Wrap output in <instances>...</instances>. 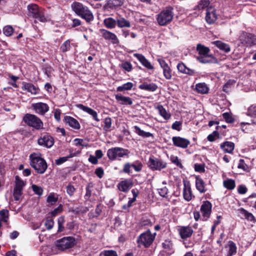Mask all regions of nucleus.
Masks as SVG:
<instances>
[{
	"label": "nucleus",
	"mask_w": 256,
	"mask_h": 256,
	"mask_svg": "<svg viewBox=\"0 0 256 256\" xmlns=\"http://www.w3.org/2000/svg\"><path fill=\"white\" fill-rule=\"evenodd\" d=\"M158 193L160 196L166 197L168 193V189L166 186L158 189Z\"/></svg>",
	"instance_id": "nucleus-60"
},
{
	"label": "nucleus",
	"mask_w": 256,
	"mask_h": 256,
	"mask_svg": "<svg viewBox=\"0 0 256 256\" xmlns=\"http://www.w3.org/2000/svg\"><path fill=\"white\" fill-rule=\"evenodd\" d=\"M101 36L106 40L111 42L112 44H118L120 42L117 36L114 34L104 29L100 30Z\"/></svg>",
	"instance_id": "nucleus-13"
},
{
	"label": "nucleus",
	"mask_w": 256,
	"mask_h": 256,
	"mask_svg": "<svg viewBox=\"0 0 256 256\" xmlns=\"http://www.w3.org/2000/svg\"><path fill=\"white\" fill-rule=\"evenodd\" d=\"M72 8L75 13L85 20L86 22H90L94 19V16L92 12L88 7L84 6L78 2H74L72 4Z\"/></svg>",
	"instance_id": "nucleus-2"
},
{
	"label": "nucleus",
	"mask_w": 256,
	"mask_h": 256,
	"mask_svg": "<svg viewBox=\"0 0 256 256\" xmlns=\"http://www.w3.org/2000/svg\"><path fill=\"white\" fill-rule=\"evenodd\" d=\"M44 225L47 230H51L54 225V222L52 220H47L44 224Z\"/></svg>",
	"instance_id": "nucleus-62"
},
{
	"label": "nucleus",
	"mask_w": 256,
	"mask_h": 256,
	"mask_svg": "<svg viewBox=\"0 0 256 256\" xmlns=\"http://www.w3.org/2000/svg\"><path fill=\"white\" fill-rule=\"evenodd\" d=\"M76 107L83 111L87 112L89 114L91 115L92 118L96 120V122H99L100 120L98 118V114L96 111L94 110L93 109L84 106L82 104H78L76 105Z\"/></svg>",
	"instance_id": "nucleus-19"
},
{
	"label": "nucleus",
	"mask_w": 256,
	"mask_h": 256,
	"mask_svg": "<svg viewBox=\"0 0 256 256\" xmlns=\"http://www.w3.org/2000/svg\"><path fill=\"white\" fill-rule=\"evenodd\" d=\"M100 256H118V254L114 250H105L100 253Z\"/></svg>",
	"instance_id": "nucleus-47"
},
{
	"label": "nucleus",
	"mask_w": 256,
	"mask_h": 256,
	"mask_svg": "<svg viewBox=\"0 0 256 256\" xmlns=\"http://www.w3.org/2000/svg\"><path fill=\"white\" fill-rule=\"evenodd\" d=\"M196 59L200 63L208 64V63H216L217 60L213 56L212 54H206L202 56H198Z\"/></svg>",
	"instance_id": "nucleus-23"
},
{
	"label": "nucleus",
	"mask_w": 256,
	"mask_h": 256,
	"mask_svg": "<svg viewBox=\"0 0 256 256\" xmlns=\"http://www.w3.org/2000/svg\"><path fill=\"white\" fill-rule=\"evenodd\" d=\"M174 16L173 8L168 7L156 15V20L160 26H166L172 21Z\"/></svg>",
	"instance_id": "nucleus-3"
},
{
	"label": "nucleus",
	"mask_w": 256,
	"mask_h": 256,
	"mask_svg": "<svg viewBox=\"0 0 256 256\" xmlns=\"http://www.w3.org/2000/svg\"><path fill=\"white\" fill-rule=\"evenodd\" d=\"M240 216L242 218L246 219L248 220L253 222L254 220V216L252 213L249 212L244 208H240L238 210Z\"/></svg>",
	"instance_id": "nucleus-26"
},
{
	"label": "nucleus",
	"mask_w": 256,
	"mask_h": 256,
	"mask_svg": "<svg viewBox=\"0 0 256 256\" xmlns=\"http://www.w3.org/2000/svg\"><path fill=\"white\" fill-rule=\"evenodd\" d=\"M23 121L27 125L36 130H39L44 128L42 122L39 118L34 114H26L23 118Z\"/></svg>",
	"instance_id": "nucleus-6"
},
{
	"label": "nucleus",
	"mask_w": 256,
	"mask_h": 256,
	"mask_svg": "<svg viewBox=\"0 0 256 256\" xmlns=\"http://www.w3.org/2000/svg\"><path fill=\"white\" fill-rule=\"evenodd\" d=\"M123 4L122 0H108L104 6V8L108 10H114Z\"/></svg>",
	"instance_id": "nucleus-21"
},
{
	"label": "nucleus",
	"mask_w": 256,
	"mask_h": 256,
	"mask_svg": "<svg viewBox=\"0 0 256 256\" xmlns=\"http://www.w3.org/2000/svg\"><path fill=\"white\" fill-rule=\"evenodd\" d=\"M210 4L209 0H201L196 6V8L200 10L208 6Z\"/></svg>",
	"instance_id": "nucleus-45"
},
{
	"label": "nucleus",
	"mask_w": 256,
	"mask_h": 256,
	"mask_svg": "<svg viewBox=\"0 0 256 256\" xmlns=\"http://www.w3.org/2000/svg\"><path fill=\"white\" fill-rule=\"evenodd\" d=\"M154 236L148 230L142 234L137 240V242L140 246H144L148 247L152 242Z\"/></svg>",
	"instance_id": "nucleus-8"
},
{
	"label": "nucleus",
	"mask_w": 256,
	"mask_h": 256,
	"mask_svg": "<svg viewBox=\"0 0 256 256\" xmlns=\"http://www.w3.org/2000/svg\"><path fill=\"white\" fill-rule=\"evenodd\" d=\"M223 118L226 121L229 123H232L234 122V120L228 112H224L222 114Z\"/></svg>",
	"instance_id": "nucleus-63"
},
{
	"label": "nucleus",
	"mask_w": 256,
	"mask_h": 256,
	"mask_svg": "<svg viewBox=\"0 0 256 256\" xmlns=\"http://www.w3.org/2000/svg\"><path fill=\"white\" fill-rule=\"evenodd\" d=\"M170 160L172 162L176 164V166L180 167L181 168H183V166L181 164L180 162V161L178 156H171Z\"/></svg>",
	"instance_id": "nucleus-50"
},
{
	"label": "nucleus",
	"mask_w": 256,
	"mask_h": 256,
	"mask_svg": "<svg viewBox=\"0 0 256 256\" xmlns=\"http://www.w3.org/2000/svg\"><path fill=\"white\" fill-rule=\"evenodd\" d=\"M156 109L158 110L159 114L165 120H167L170 118L171 116L170 113L168 112L162 106L158 105L156 106Z\"/></svg>",
	"instance_id": "nucleus-35"
},
{
	"label": "nucleus",
	"mask_w": 256,
	"mask_h": 256,
	"mask_svg": "<svg viewBox=\"0 0 256 256\" xmlns=\"http://www.w3.org/2000/svg\"><path fill=\"white\" fill-rule=\"evenodd\" d=\"M242 43L246 46H252L256 45V36L254 34L243 32L240 36Z\"/></svg>",
	"instance_id": "nucleus-10"
},
{
	"label": "nucleus",
	"mask_w": 256,
	"mask_h": 256,
	"mask_svg": "<svg viewBox=\"0 0 256 256\" xmlns=\"http://www.w3.org/2000/svg\"><path fill=\"white\" fill-rule=\"evenodd\" d=\"M16 186L14 188L22 190L24 186V182L21 180L18 176L16 177Z\"/></svg>",
	"instance_id": "nucleus-53"
},
{
	"label": "nucleus",
	"mask_w": 256,
	"mask_h": 256,
	"mask_svg": "<svg viewBox=\"0 0 256 256\" xmlns=\"http://www.w3.org/2000/svg\"><path fill=\"white\" fill-rule=\"evenodd\" d=\"M70 48V42L68 40L65 41L60 46V49L63 52L69 50Z\"/></svg>",
	"instance_id": "nucleus-48"
},
{
	"label": "nucleus",
	"mask_w": 256,
	"mask_h": 256,
	"mask_svg": "<svg viewBox=\"0 0 256 256\" xmlns=\"http://www.w3.org/2000/svg\"><path fill=\"white\" fill-rule=\"evenodd\" d=\"M227 247L228 248V256H232L236 253V246L232 241L228 242Z\"/></svg>",
	"instance_id": "nucleus-38"
},
{
	"label": "nucleus",
	"mask_w": 256,
	"mask_h": 256,
	"mask_svg": "<svg viewBox=\"0 0 256 256\" xmlns=\"http://www.w3.org/2000/svg\"><path fill=\"white\" fill-rule=\"evenodd\" d=\"M92 184H88L86 187V194L84 196L86 200H88L92 194Z\"/></svg>",
	"instance_id": "nucleus-56"
},
{
	"label": "nucleus",
	"mask_w": 256,
	"mask_h": 256,
	"mask_svg": "<svg viewBox=\"0 0 256 256\" xmlns=\"http://www.w3.org/2000/svg\"><path fill=\"white\" fill-rule=\"evenodd\" d=\"M32 108L36 113L40 115L44 114L49 110L48 106L46 104L43 102L33 104Z\"/></svg>",
	"instance_id": "nucleus-15"
},
{
	"label": "nucleus",
	"mask_w": 256,
	"mask_h": 256,
	"mask_svg": "<svg viewBox=\"0 0 256 256\" xmlns=\"http://www.w3.org/2000/svg\"><path fill=\"white\" fill-rule=\"evenodd\" d=\"M1 222H7L8 220V211L6 210H2L0 211Z\"/></svg>",
	"instance_id": "nucleus-46"
},
{
	"label": "nucleus",
	"mask_w": 256,
	"mask_h": 256,
	"mask_svg": "<svg viewBox=\"0 0 256 256\" xmlns=\"http://www.w3.org/2000/svg\"><path fill=\"white\" fill-rule=\"evenodd\" d=\"M134 84L132 82H128L124 84L122 86H118L116 90L118 92L130 90L132 88Z\"/></svg>",
	"instance_id": "nucleus-41"
},
{
	"label": "nucleus",
	"mask_w": 256,
	"mask_h": 256,
	"mask_svg": "<svg viewBox=\"0 0 256 256\" xmlns=\"http://www.w3.org/2000/svg\"><path fill=\"white\" fill-rule=\"evenodd\" d=\"M104 24L108 28H114L116 26V20H114L112 17H108L104 20Z\"/></svg>",
	"instance_id": "nucleus-31"
},
{
	"label": "nucleus",
	"mask_w": 256,
	"mask_h": 256,
	"mask_svg": "<svg viewBox=\"0 0 256 256\" xmlns=\"http://www.w3.org/2000/svg\"><path fill=\"white\" fill-rule=\"evenodd\" d=\"M238 168L244 170H246L248 168V166L245 164L244 160L242 159H240L239 160V163L238 164Z\"/></svg>",
	"instance_id": "nucleus-64"
},
{
	"label": "nucleus",
	"mask_w": 256,
	"mask_h": 256,
	"mask_svg": "<svg viewBox=\"0 0 256 256\" xmlns=\"http://www.w3.org/2000/svg\"><path fill=\"white\" fill-rule=\"evenodd\" d=\"M142 167V164L141 162L139 161H136L132 164V168H134L136 172H139L141 171Z\"/></svg>",
	"instance_id": "nucleus-54"
},
{
	"label": "nucleus",
	"mask_w": 256,
	"mask_h": 256,
	"mask_svg": "<svg viewBox=\"0 0 256 256\" xmlns=\"http://www.w3.org/2000/svg\"><path fill=\"white\" fill-rule=\"evenodd\" d=\"M76 191V188L71 184L66 186V192L70 196H72Z\"/></svg>",
	"instance_id": "nucleus-57"
},
{
	"label": "nucleus",
	"mask_w": 256,
	"mask_h": 256,
	"mask_svg": "<svg viewBox=\"0 0 256 256\" xmlns=\"http://www.w3.org/2000/svg\"><path fill=\"white\" fill-rule=\"evenodd\" d=\"M58 200V196H56L54 193H50L47 198L46 202L52 205L56 203Z\"/></svg>",
	"instance_id": "nucleus-44"
},
{
	"label": "nucleus",
	"mask_w": 256,
	"mask_h": 256,
	"mask_svg": "<svg viewBox=\"0 0 256 256\" xmlns=\"http://www.w3.org/2000/svg\"><path fill=\"white\" fill-rule=\"evenodd\" d=\"M135 132L138 136H142L143 138H148L152 136L153 137V134L149 132H146L141 130L140 127L138 126H135L134 127Z\"/></svg>",
	"instance_id": "nucleus-37"
},
{
	"label": "nucleus",
	"mask_w": 256,
	"mask_h": 256,
	"mask_svg": "<svg viewBox=\"0 0 256 256\" xmlns=\"http://www.w3.org/2000/svg\"><path fill=\"white\" fill-rule=\"evenodd\" d=\"M42 70L48 77H50V74L52 71V68L50 65L48 64H44L43 66Z\"/></svg>",
	"instance_id": "nucleus-52"
},
{
	"label": "nucleus",
	"mask_w": 256,
	"mask_h": 256,
	"mask_svg": "<svg viewBox=\"0 0 256 256\" xmlns=\"http://www.w3.org/2000/svg\"><path fill=\"white\" fill-rule=\"evenodd\" d=\"M22 89L30 92L32 94H36L38 93V89L31 83L24 82L22 84Z\"/></svg>",
	"instance_id": "nucleus-30"
},
{
	"label": "nucleus",
	"mask_w": 256,
	"mask_h": 256,
	"mask_svg": "<svg viewBox=\"0 0 256 256\" xmlns=\"http://www.w3.org/2000/svg\"><path fill=\"white\" fill-rule=\"evenodd\" d=\"M171 70L169 66L163 69V74L165 78L170 80L172 78Z\"/></svg>",
	"instance_id": "nucleus-55"
},
{
	"label": "nucleus",
	"mask_w": 256,
	"mask_h": 256,
	"mask_svg": "<svg viewBox=\"0 0 256 256\" xmlns=\"http://www.w3.org/2000/svg\"><path fill=\"white\" fill-rule=\"evenodd\" d=\"M220 148L225 152L230 154L234 150V144L231 142H225L220 144Z\"/></svg>",
	"instance_id": "nucleus-28"
},
{
	"label": "nucleus",
	"mask_w": 256,
	"mask_h": 256,
	"mask_svg": "<svg viewBox=\"0 0 256 256\" xmlns=\"http://www.w3.org/2000/svg\"><path fill=\"white\" fill-rule=\"evenodd\" d=\"M134 56L148 70H152L154 66L142 54H134Z\"/></svg>",
	"instance_id": "nucleus-22"
},
{
	"label": "nucleus",
	"mask_w": 256,
	"mask_h": 256,
	"mask_svg": "<svg viewBox=\"0 0 256 256\" xmlns=\"http://www.w3.org/2000/svg\"><path fill=\"white\" fill-rule=\"evenodd\" d=\"M196 189L200 192L204 193L206 192L204 182L203 180L198 176L196 177Z\"/></svg>",
	"instance_id": "nucleus-32"
},
{
	"label": "nucleus",
	"mask_w": 256,
	"mask_h": 256,
	"mask_svg": "<svg viewBox=\"0 0 256 256\" xmlns=\"http://www.w3.org/2000/svg\"><path fill=\"white\" fill-rule=\"evenodd\" d=\"M130 153V152L128 149L114 147L108 150L107 156L109 160H120L124 156L128 157Z\"/></svg>",
	"instance_id": "nucleus-4"
},
{
	"label": "nucleus",
	"mask_w": 256,
	"mask_h": 256,
	"mask_svg": "<svg viewBox=\"0 0 256 256\" xmlns=\"http://www.w3.org/2000/svg\"><path fill=\"white\" fill-rule=\"evenodd\" d=\"M212 208V204L209 201L206 200L203 202L200 207V212L204 220H206L210 217Z\"/></svg>",
	"instance_id": "nucleus-12"
},
{
	"label": "nucleus",
	"mask_w": 256,
	"mask_h": 256,
	"mask_svg": "<svg viewBox=\"0 0 256 256\" xmlns=\"http://www.w3.org/2000/svg\"><path fill=\"white\" fill-rule=\"evenodd\" d=\"M115 98L121 104L132 105V100L130 97L124 96L122 94H116Z\"/></svg>",
	"instance_id": "nucleus-25"
},
{
	"label": "nucleus",
	"mask_w": 256,
	"mask_h": 256,
	"mask_svg": "<svg viewBox=\"0 0 256 256\" xmlns=\"http://www.w3.org/2000/svg\"><path fill=\"white\" fill-rule=\"evenodd\" d=\"M132 168V164L129 162L125 164L123 168V172L126 174H130L131 172V168Z\"/></svg>",
	"instance_id": "nucleus-61"
},
{
	"label": "nucleus",
	"mask_w": 256,
	"mask_h": 256,
	"mask_svg": "<svg viewBox=\"0 0 256 256\" xmlns=\"http://www.w3.org/2000/svg\"><path fill=\"white\" fill-rule=\"evenodd\" d=\"M172 140L174 146L182 148H186L190 144L188 140L180 136H173Z\"/></svg>",
	"instance_id": "nucleus-14"
},
{
	"label": "nucleus",
	"mask_w": 256,
	"mask_h": 256,
	"mask_svg": "<svg viewBox=\"0 0 256 256\" xmlns=\"http://www.w3.org/2000/svg\"><path fill=\"white\" fill-rule=\"evenodd\" d=\"M38 143L41 146L50 148L54 144V139L48 134H41L40 137L38 140Z\"/></svg>",
	"instance_id": "nucleus-11"
},
{
	"label": "nucleus",
	"mask_w": 256,
	"mask_h": 256,
	"mask_svg": "<svg viewBox=\"0 0 256 256\" xmlns=\"http://www.w3.org/2000/svg\"><path fill=\"white\" fill-rule=\"evenodd\" d=\"M116 24L119 28H130V24L129 21L126 20L124 18H120L116 20Z\"/></svg>",
	"instance_id": "nucleus-39"
},
{
	"label": "nucleus",
	"mask_w": 256,
	"mask_h": 256,
	"mask_svg": "<svg viewBox=\"0 0 256 256\" xmlns=\"http://www.w3.org/2000/svg\"><path fill=\"white\" fill-rule=\"evenodd\" d=\"M224 186L229 190H234L236 186L235 181L232 179H227L223 182Z\"/></svg>",
	"instance_id": "nucleus-40"
},
{
	"label": "nucleus",
	"mask_w": 256,
	"mask_h": 256,
	"mask_svg": "<svg viewBox=\"0 0 256 256\" xmlns=\"http://www.w3.org/2000/svg\"><path fill=\"white\" fill-rule=\"evenodd\" d=\"M212 44L215 45L220 50L224 51L225 52H228L230 51V46L220 40H216L212 42Z\"/></svg>",
	"instance_id": "nucleus-29"
},
{
	"label": "nucleus",
	"mask_w": 256,
	"mask_h": 256,
	"mask_svg": "<svg viewBox=\"0 0 256 256\" xmlns=\"http://www.w3.org/2000/svg\"><path fill=\"white\" fill-rule=\"evenodd\" d=\"M30 164L38 173L44 174L47 169L48 166L46 160L42 158L39 153H32L30 156Z\"/></svg>",
	"instance_id": "nucleus-1"
},
{
	"label": "nucleus",
	"mask_w": 256,
	"mask_h": 256,
	"mask_svg": "<svg viewBox=\"0 0 256 256\" xmlns=\"http://www.w3.org/2000/svg\"><path fill=\"white\" fill-rule=\"evenodd\" d=\"M64 120L66 124H68L69 126L76 130H79L80 128V124L78 122L75 118L70 116H66L64 118Z\"/></svg>",
	"instance_id": "nucleus-24"
},
{
	"label": "nucleus",
	"mask_w": 256,
	"mask_h": 256,
	"mask_svg": "<svg viewBox=\"0 0 256 256\" xmlns=\"http://www.w3.org/2000/svg\"><path fill=\"white\" fill-rule=\"evenodd\" d=\"M22 189L14 188V196L16 200H18L20 199L21 196L22 194Z\"/></svg>",
	"instance_id": "nucleus-49"
},
{
	"label": "nucleus",
	"mask_w": 256,
	"mask_h": 256,
	"mask_svg": "<svg viewBox=\"0 0 256 256\" xmlns=\"http://www.w3.org/2000/svg\"><path fill=\"white\" fill-rule=\"evenodd\" d=\"M218 18L216 10L212 7L208 8L206 10V20L210 24H213L216 20Z\"/></svg>",
	"instance_id": "nucleus-17"
},
{
	"label": "nucleus",
	"mask_w": 256,
	"mask_h": 256,
	"mask_svg": "<svg viewBox=\"0 0 256 256\" xmlns=\"http://www.w3.org/2000/svg\"><path fill=\"white\" fill-rule=\"evenodd\" d=\"M132 186V183L130 182L125 180L121 182L118 184V187L120 190L126 192Z\"/></svg>",
	"instance_id": "nucleus-34"
},
{
	"label": "nucleus",
	"mask_w": 256,
	"mask_h": 256,
	"mask_svg": "<svg viewBox=\"0 0 256 256\" xmlns=\"http://www.w3.org/2000/svg\"><path fill=\"white\" fill-rule=\"evenodd\" d=\"M138 88L140 90H143L150 92H154L157 89L158 86L155 84L148 83L145 82L140 84Z\"/></svg>",
	"instance_id": "nucleus-27"
},
{
	"label": "nucleus",
	"mask_w": 256,
	"mask_h": 256,
	"mask_svg": "<svg viewBox=\"0 0 256 256\" xmlns=\"http://www.w3.org/2000/svg\"><path fill=\"white\" fill-rule=\"evenodd\" d=\"M176 67L178 72L181 73L186 74L189 76H194L196 74V72L194 70L190 69L186 67V66L182 62L178 63Z\"/></svg>",
	"instance_id": "nucleus-20"
},
{
	"label": "nucleus",
	"mask_w": 256,
	"mask_h": 256,
	"mask_svg": "<svg viewBox=\"0 0 256 256\" xmlns=\"http://www.w3.org/2000/svg\"><path fill=\"white\" fill-rule=\"evenodd\" d=\"M122 68L125 70H126L128 72L131 71L132 69V64L128 62H125L122 64Z\"/></svg>",
	"instance_id": "nucleus-59"
},
{
	"label": "nucleus",
	"mask_w": 256,
	"mask_h": 256,
	"mask_svg": "<svg viewBox=\"0 0 256 256\" xmlns=\"http://www.w3.org/2000/svg\"><path fill=\"white\" fill-rule=\"evenodd\" d=\"M112 119L110 117L106 118L104 121V130L106 132H109L110 130V128L112 126Z\"/></svg>",
	"instance_id": "nucleus-42"
},
{
	"label": "nucleus",
	"mask_w": 256,
	"mask_h": 256,
	"mask_svg": "<svg viewBox=\"0 0 256 256\" xmlns=\"http://www.w3.org/2000/svg\"><path fill=\"white\" fill-rule=\"evenodd\" d=\"M28 10L29 16H31L42 22L47 21L43 10L40 8L38 5L36 4H29L28 6Z\"/></svg>",
	"instance_id": "nucleus-5"
},
{
	"label": "nucleus",
	"mask_w": 256,
	"mask_h": 256,
	"mask_svg": "<svg viewBox=\"0 0 256 256\" xmlns=\"http://www.w3.org/2000/svg\"><path fill=\"white\" fill-rule=\"evenodd\" d=\"M32 188L35 193V194L38 196L42 195L43 193V190L40 186H38L36 184H32Z\"/></svg>",
	"instance_id": "nucleus-51"
},
{
	"label": "nucleus",
	"mask_w": 256,
	"mask_h": 256,
	"mask_svg": "<svg viewBox=\"0 0 256 256\" xmlns=\"http://www.w3.org/2000/svg\"><path fill=\"white\" fill-rule=\"evenodd\" d=\"M178 233L182 239H186L190 237L193 233V230L188 226H180L178 229Z\"/></svg>",
	"instance_id": "nucleus-16"
},
{
	"label": "nucleus",
	"mask_w": 256,
	"mask_h": 256,
	"mask_svg": "<svg viewBox=\"0 0 256 256\" xmlns=\"http://www.w3.org/2000/svg\"><path fill=\"white\" fill-rule=\"evenodd\" d=\"M196 91L202 94H206L208 93L209 88L204 82L198 83L196 86Z\"/></svg>",
	"instance_id": "nucleus-33"
},
{
	"label": "nucleus",
	"mask_w": 256,
	"mask_h": 256,
	"mask_svg": "<svg viewBox=\"0 0 256 256\" xmlns=\"http://www.w3.org/2000/svg\"><path fill=\"white\" fill-rule=\"evenodd\" d=\"M14 30L10 26H5L3 28V33L7 36H11L14 33Z\"/></svg>",
	"instance_id": "nucleus-43"
},
{
	"label": "nucleus",
	"mask_w": 256,
	"mask_h": 256,
	"mask_svg": "<svg viewBox=\"0 0 256 256\" xmlns=\"http://www.w3.org/2000/svg\"><path fill=\"white\" fill-rule=\"evenodd\" d=\"M183 196L184 200L187 201H190L192 199V192L189 182H184Z\"/></svg>",
	"instance_id": "nucleus-18"
},
{
	"label": "nucleus",
	"mask_w": 256,
	"mask_h": 256,
	"mask_svg": "<svg viewBox=\"0 0 256 256\" xmlns=\"http://www.w3.org/2000/svg\"><path fill=\"white\" fill-rule=\"evenodd\" d=\"M148 164V167L153 170H160L167 166L166 162L154 156H151L149 158Z\"/></svg>",
	"instance_id": "nucleus-7"
},
{
	"label": "nucleus",
	"mask_w": 256,
	"mask_h": 256,
	"mask_svg": "<svg viewBox=\"0 0 256 256\" xmlns=\"http://www.w3.org/2000/svg\"><path fill=\"white\" fill-rule=\"evenodd\" d=\"M196 50L198 52L199 55L198 56L208 54L210 52V50L208 47H206L201 44H197Z\"/></svg>",
	"instance_id": "nucleus-36"
},
{
	"label": "nucleus",
	"mask_w": 256,
	"mask_h": 256,
	"mask_svg": "<svg viewBox=\"0 0 256 256\" xmlns=\"http://www.w3.org/2000/svg\"><path fill=\"white\" fill-rule=\"evenodd\" d=\"M236 82L234 80H230L224 86L223 90L224 92H227L230 86L235 84Z\"/></svg>",
	"instance_id": "nucleus-58"
},
{
	"label": "nucleus",
	"mask_w": 256,
	"mask_h": 256,
	"mask_svg": "<svg viewBox=\"0 0 256 256\" xmlns=\"http://www.w3.org/2000/svg\"><path fill=\"white\" fill-rule=\"evenodd\" d=\"M74 244L75 239L71 236L64 237L58 240L56 242V246L62 250L72 248Z\"/></svg>",
	"instance_id": "nucleus-9"
}]
</instances>
